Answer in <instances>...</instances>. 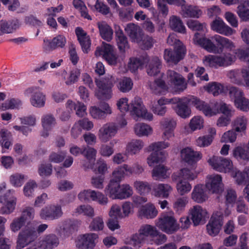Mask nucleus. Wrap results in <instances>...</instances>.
<instances>
[{
	"mask_svg": "<svg viewBox=\"0 0 249 249\" xmlns=\"http://www.w3.org/2000/svg\"><path fill=\"white\" fill-rule=\"evenodd\" d=\"M118 109L122 113L130 110L132 116L138 118L151 121L153 119V114L148 112L147 109L142 103V100L139 97H135L130 105L128 104V99L126 98L120 99L117 103Z\"/></svg>",
	"mask_w": 249,
	"mask_h": 249,
	"instance_id": "f257e3e1",
	"label": "nucleus"
},
{
	"mask_svg": "<svg viewBox=\"0 0 249 249\" xmlns=\"http://www.w3.org/2000/svg\"><path fill=\"white\" fill-rule=\"evenodd\" d=\"M48 228V225L42 224L39 225L37 228L34 226L28 224L25 228L19 233L17 241V249H22L30 243L33 242L37 237V232L38 233L43 232Z\"/></svg>",
	"mask_w": 249,
	"mask_h": 249,
	"instance_id": "f03ea898",
	"label": "nucleus"
},
{
	"mask_svg": "<svg viewBox=\"0 0 249 249\" xmlns=\"http://www.w3.org/2000/svg\"><path fill=\"white\" fill-rule=\"evenodd\" d=\"M106 193L112 199H123L129 197L133 194L131 187L128 184L121 185L117 182H109L106 188Z\"/></svg>",
	"mask_w": 249,
	"mask_h": 249,
	"instance_id": "7ed1b4c3",
	"label": "nucleus"
},
{
	"mask_svg": "<svg viewBox=\"0 0 249 249\" xmlns=\"http://www.w3.org/2000/svg\"><path fill=\"white\" fill-rule=\"evenodd\" d=\"M169 143L165 142H154L148 147V151H152L147 158V163L150 166L154 163L162 162L165 159V152L162 150L168 147Z\"/></svg>",
	"mask_w": 249,
	"mask_h": 249,
	"instance_id": "20e7f679",
	"label": "nucleus"
},
{
	"mask_svg": "<svg viewBox=\"0 0 249 249\" xmlns=\"http://www.w3.org/2000/svg\"><path fill=\"white\" fill-rule=\"evenodd\" d=\"M197 177L196 173L191 170L184 168L181 169L178 173L179 182L177 184V189L179 194L183 195L189 192L192 188L189 180H194Z\"/></svg>",
	"mask_w": 249,
	"mask_h": 249,
	"instance_id": "39448f33",
	"label": "nucleus"
},
{
	"mask_svg": "<svg viewBox=\"0 0 249 249\" xmlns=\"http://www.w3.org/2000/svg\"><path fill=\"white\" fill-rule=\"evenodd\" d=\"M95 83L98 88L96 94L100 99H109L111 97L113 87V79L110 75L106 76L100 80L96 79Z\"/></svg>",
	"mask_w": 249,
	"mask_h": 249,
	"instance_id": "423d86ee",
	"label": "nucleus"
},
{
	"mask_svg": "<svg viewBox=\"0 0 249 249\" xmlns=\"http://www.w3.org/2000/svg\"><path fill=\"white\" fill-rule=\"evenodd\" d=\"M156 225L162 231L167 234H172L178 231L179 228L175 217L167 213H162L159 218Z\"/></svg>",
	"mask_w": 249,
	"mask_h": 249,
	"instance_id": "0eeeda50",
	"label": "nucleus"
},
{
	"mask_svg": "<svg viewBox=\"0 0 249 249\" xmlns=\"http://www.w3.org/2000/svg\"><path fill=\"white\" fill-rule=\"evenodd\" d=\"M193 96L171 98L172 104H177L175 109L177 114L182 118L185 119L190 116L191 110L188 105L193 106Z\"/></svg>",
	"mask_w": 249,
	"mask_h": 249,
	"instance_id": "6e6552de",
	"label": "nucleus"
},
{
	"mask_svg": "<svg viewBox=\"0 0 249 249\" xmlns=\"http://www.w3.org/2000/svg\"><path fill=\"white\" fill-rule=\"evenodd\" d=\"M233 61V56L230 53H224L221 55H209L206 56L204 63L212 68H217L219 67L228 66Z\"/></svg>",
	"mask_w": 249,
	"mask_h": 249,
	"instance_id": "1a4fd4ad",
	"label": "nucleus"
},
{
	"mask_svg": "<svg viewBox=\"0 0 249 249\" xmlns=\"http://www.w3.org/2000/svg\"><path fill=\"white\" fill-rule=\"evenodd\" d=\"M208 162L214 170L220 172L229 173L233 168L232 161L222 157L213 156L208 160Z\"/></svg>",
	"mask_w": 249,
	"mask_h": 249,
	"instance_id": "9d476101",
	"label": "nucleus"
},
{
	"mask_svg": "<svg viewBox=\"0 0 249 249\" xmlns=\"http://www.w3.org/2000/svg\"><path fill=\"white\" fill-rule=\"evenodd\" d=\"M14 193L13 190H9L4 195L0 196V203L4 204L0 209V214H9L14 211L16 204Z\"/></svg>",
	"mask_w": 249,
	"mask_h": 249,
	"instance_id": "9b49d317",
	"label": "nucleus"
},
{
	"mask_svg": "<svg viewBox=\"0 0 249 249\" xmlns=\"http://www.w3.org/2000/svg\"><path fill=\"white\" fill-rule=\"evenodd\" d=\"M67 43V40L64 36L58 35L52 39L44 38L42 48L43 51L50 53L56 49L63 48Z\"/></svg>",
	"mask_w": 249,
	"mask_h": 249,
	"instance_id": "f8f14e48",
	"label": "nucleus"
},
{
	"mask_svg": "<svg viewBox=\"0 0 249 249\" xmlns=\"http://www.w3.org/2000/svg\"><path fill=\"white\" fill-rule=\"evenodd\" d=\"M223 215L220 212L213 213L206 226L208 233L212 236L217 235L221 229L223 222Z\"/></svg>",
	"mask_w": 249,
	"mask_h": 249,
	"instance_id": "ddd939ff",
	"label": "nucleus"
},
{
	"mask_svg": "<svg viewBox=\"0 0 249 249\" xmlns=\"http://www.w3.org/2000/svg\"><path fill=\"white\" fill-rule=\"evenodd\" d=\"M185 53L186 51L183 45H178L175 47L174 50L165 49L164 59L168 63L177 64L184 58Z\"/></svg>",
	"mask_w": 249,
	"mask_h": 249,
	"instance_id": "4468645a",
	"label": "nucleus"
},
{
	"mask_svg": "<svg viewBox=\"0 0 249 249\" xmlns=\"http://www.w3.org/2000/svg\"><path fill=\"white\" fill-rule=\"evenodd\" d=\"M35 210L32 207H27L22 213L21 215L13 220L10 224V229L13 232L18 231L25 224L28 220L34 217Z\"/></svg>",
	"mask_w": 249,
	"mask_h": 249,
	"instance_id": "2eb2a0df",
	"label": "nucleus"
},
{
	"mask_svg": "<svg viewBox=\"0 0 249 249\" xmlns=\"http://www.w3.org/2000/svg\"><path fill=\"white\" fill-rule=\"evenodd\" d=\"M95 54L103 55V58L110 65H115L117 63L118 56L115 53L112 45L104 43L102 49L97 48Z\"/></svg>",
	"mask_w": 249,
	"mask_h": 249,
	"instance_id": "dca6fc26",
	"label": "nucleus"
},
{
	"mask_svg": "<svg viewBox=\"0 0 249 249\" xmlns=\"http://www.w3.org/2000/svg\"><path fill=\"white\" fill-rule=\"evenodd\" d=\"M78 198L81 201H85L91 199L96 201L100 204L105 205L107 203V198L102 193L91 190H85L81 192L78 196Z\"/></svg>",
	"mask_w": 249,
	"mask_h": 249,
	"instance_id": "f3484780",
	"label": "nucleus"
},
{
	"mask_svg": "<svg viewBox=\"0 0 249 249\" xmlns=\"http://www.w3.org/2000/svg\"><path fill=\"white\" fill-rule=\"evenodd\" d=\"M158 234V231L155 227L146 224L142 226L139 230V233H136L132 237V240L135 244L142 243L146 237H153Z\"/></svg>",
	"mask_w": 249,
	"mask_h": 249,
	"instance_id": "a211bd4d",
	"label": "nucleus"
},
{
	"mask_svg": "<svg viewBox=\"0 0 249 249\" xmlns=\"http://www.w3.org/2000/svg\"><path fill=\"white\" fill-rule=\"evenodd\" d=\"M63 212L60 205H51L43 208L40 213L41 219L53 220L62 216Z\"/></svg>",
	"mask_w": 249,
	"mask_h": 249,
	"instance_id": "6ab92c4d",
	"label": "nucleus"
},
{
	"mask_svg": "<svg viewBox=\"0 0 249 249\" xmlns=\"http://www.w3.org/2000/svg\"><path fill=\"white\" fill-rule=\"evenodd\" d=\"M98 235L89 233L81 235L76 241V247L80 249H92L96 245Z\"/></svg>",
	"mask_w": 249,
	"mask_h": 249,
	"instance_id": "aec40b11",
	"label": "nucleus"
},
{
	"mask_svg": "<svg viewBox=\"0 0 249 249\" xmlns=\"http://www.w3.org/2000/svg\"><path fill=\"white\" fill-rule=\"evenodd\" d=\"M167 77L169 84L182 92L186 88V84L182 76L174 71L169 70L167 71Z\"/></svg>",
	"mask_w": 249,
	"mask_h": 249,
	"instance_id": "412c9836",
	"label": "nucleus"
},
{
	"mask_svg": "<svg viewBox=\"0 0 249 249\" xmlns=\"http://www.w3.org/2000/svg\"><path fill=\"white\" fill-rule=\"evenodd\" d=\"M40 89L39 87H33L27 89L25 92L27 95L34 93L31 98V103L33 106L37 107H43L45 102V96Z\"/></svg>",
	"mask_w": 249,
	"mask_h": 249,
	"instance_id": "4be33fe9",
	"label": "nucleus"
},
{
	"mask_svg": "<svg viewBox=\"0 0 249 249\" xmlns=\"http://www.w3.org/2000/svg\"><path fill=\"white\" fill-rule=\"evenodd\" d=\"M195 44L198 45L210 53H216L218 52L217 47L212 41L203 36V35L199 33H195L194 38Z\"/></svg>",
	"mask_w": 249,
	"mask_h": 249,
	"instance_id": "5701e85b",
	"label": "nucleus"
},
{
	"mask_svg": "<svg viewBox=\"0 0 249 249\" xmlns=\"http://www.w3.org/2000/svg\"><path fill=\"white\" fill-rule=\"evenodd\" d=\"M195 44L198 45L210 53H216L218 52L217 47L212 41L203 36V35L199 33H195L194 38Z\"/></svg>",
	"mask_w": 249,
	"mask_h": 249,
	"instance_id": "b1692460",
	"label": "nucleus"
},
{
	"mask_svg": "<svg viewBox=\"0 0 249 249\" xmlns=\"http://www.w3.org/2000/svg\"><path fill=\"white\" fill-rule=\"evenodd\" d=\"M180 154L182 160L190 165L196 163L202 158L200 152L195 151L188 147L182 149L181 150Z\"/></svg>",
	"mask_w": 249,
	"mask_h": 249,
	"instance_id": "393cba45",
	"label": "nucleus"
},
{
	"mask_svg": "<svg viewBox=\"0 0 249 249\" xmlns=\"http://www.w3.org/2000/svg\"><path fill=\"white\" fill-rule=\"evenodd\" d=\"M211 29L222 35L229 36L232 34L233 30L227 25L220 18L214 20L211 25Z\"/></svg>",
	"mask_w": 249,
	"mask_h": 249,
	"instance_id": "a878e982",
	"label": "nucleus"
},
{
	"mask_svg": "<svg viewBox=\"0 0 249 249\" xmlns=\"http://www.w3.org/2000/svg\"><path fill=\"white\" fill-rule=\"evenodd\" d=\"M115 38L118 48L121 53H124L129 48L127 37L118 25L115 26Z\"/></svg>",
	"mask_w": 249,
	"mask_h": 249,
	"instance_id": "bb28decb",
	"label": "nucleus"
},
{
	"mask_svg": "<svg viewBox=\"0 0 249 249\" xmlns=\"http://www.w3.org/2000/svg\"><path fill=\"white\" fill-rule=\"evenodd\" d=\"M193 99V106L201 111L205 116L211 117L216 114V111L213 110L209 104L194 96Z\"/></svg>",
	"mask_w": 249,
	"mask_h": 249,
	"instance_id": "cd10ccee",
	"label": "nucleus"
},
{
	"mask_svg": "<svg viewBox=\"0 0 249 249\" xmlns=\"http://www.w3.org/2000/svg\"><path fill=\"white\" fill-rule=\"evenodd\" d=\"M222 177L216 175L211 176L206 183V187L213 193L218 194L222 192Z\"/></svg>",
	"mask_w": 249,
	"mask_h": 249,
	"instance_id": "c85d7f7f",
	"label": "nucleus"
},
{
	"mask_svg": "<svg viewBox=\"0 0 249 249\" xmlns=\"http://www.w3.org/2000/svg\"><path fill=\"white\" fill-rule=\"evenodd\" d=\"M19 27V21L17 19L7 21L6 20H0V34L2 36L5 34H10L18 28Z\"/></svg>",
	"mask_w": 249,
	"mask_h": 249,
	"instance_id": "c756f323",
	"label": "nucleus"
},
{
	"mask_svg": "<svg viewBox=\"0 0 249 249\" xmlns=\"http://www.w3.org/2000/svg\"><path fill=\"white\" fill-rule=\"evenodd\" d=\"M134 172V169L131 167H129L126 164H124L123 166H120L113 171L112 173L113 178L110 180L109 182H117L120 184V182L122 178L127 173L132 174Z\"/></svg>",
	"mask_w": 249,
	"mask_h": 249,
	"instance_id": "7c9ffc66",
	"label": "nucleus"
},
{
	"mask_svg": "<svg viewBox=\"0 0 249 249\" xmlns=\"http://www.w3.org/2000/svg\"><path fill=\"white\" fill-rule=\"evenodd\" d=\"M149 61L148 56L145 53L139 57L130 58L128 66L130 71L135 72L139 68H142L143 65Z\"/></svg>",
	"mask_w": 249,
	"mask_h": 249,
	"instance_id": "2f4dec72",
	"label": "nucleus"
},
{
	"mask_svg": "<svg viewBox=\"0 0 249 249\" xmlns=\"http://www.w3.org/2000/svg\"><path fill=\"white\" fill-rule=\"evenodd\" d=\"M101 107L104 110L95 106L90 108V113L93 118L103 119L106 117L107 114H111V110L108 104L104 103L101 105Z\"/></svg>",
	"mask_w": 249,
	"mask_h": 249,
	"instance_id": "473e14b6",
	"label": "nucleus"
},
{
	"mask_svg": "<svg viewBox=\"0 0 249 249\" xmlns=\"http://www.w3.org/2000/svg\"><path fill=\"white\" fill-rule=\"evenodd\" d=\"M191 213V219L195 226L198 225L200 221L207 215L206 210L199 205L194 206Z\"/></svg>",
	"mask_w": 249,
	"mask_h": 249,
	"instance_id": "72a5a7b5",
	"label": "nucleus"
},
{
	"mask_svg": "<svg viewBox=\"0 0 249 249\" xmlns=\"http://www.w3.org/2000/svg\"><path fill=\"white\" fill-rule=\"evenodd\" d=\"M150 88L154 94L159 95L165 94L168 90V86L161 78L156 79L150 85Z\"/></svg>",
	"mask_w": 249,
	"mask_h": 249,
	"instance_id": "f704fd0d",
	"label": "nucleus"
},
{
	"mask_svg": "<svg viewBox=\"0 0 249 249\" xmlns=\"http://www.w3.org/2000/svg\"><path fill=\"white\" fill-rule=\"evenodd\" d=\"M216 43L218 52L216 53H220L223 51L224 48L231 50L234 47L233 43L229 39L219 35H216L214 37Z\"/></svg>",
	"mask_w": 249,
	"mask_h": 249,
	"instance_id": "c9c22d12",
	"label": "nucleus"
},
{
	"mask_svg": "<svg viewBox=\"0 0 249 249\" xmlns=\"http://www.w3.org/2000/svg\"><path fill=\"white\" fill-rule=\"evenodd\" d=\"M154 195L156 197L167 198L172 188L167 184L160 183L152 186Z\"/></svg>",
	"mask_w": 249,
	"mask_h": 249,
	"instance_id": "e433bc0d",
	"label": "nucleus"
},
{
	"mask_svg": "<svg viewBox=\"0 0 249 249\" xmlns=\"http://www.w3.org/2000/svg\"><path fill=\"white\" fill-rule=\"evenodd\" d=\"M124 30L132 42H134L138 41L139 37L143 32L139 26L134 23H128L125 27Z\"/></svg>",
	"mask_w": 249,
	"mask_h": 249,
	"instance_id": "4c0bfd02",
	"label": "nucleus"
},
{
	"mask_svg": "<svg viewBox=\"0 0 249 249\" xmlns=\"http://www.w3.org/2000/svg\"><path fill=\"white\" fill-rule=\"evenodd\" d=\"M161 68V60L157 56L153 57L147 68V73L150 76H155L160 72Z\"/></svg>",
	"mask_w": 249,
	"mask_h": 249,
	"instance_id": "58836bf2",
	"label": "nucleus"
},
{
	"mask_svg": "<svg viewBox=\"0 0 249 249\" xmlns=\"http://www.w3.org/2000/svg\"><path fill=\"white\" fill-rule=\"evenodd\" d=\"M158 213L155 206L150 203L142 206L139 210L140 214L147 219L155 218L157 215Z\"/></svg>",
	"mask_w": 249,
	"mask_h": 249,
	"instance_id": "ea45409f",
	"label": "nucleus"
},
{
	"mask_svg": "<svg viewBox=\"0 0 249 249\" xmlns=\"http://www.w3.org/2000/svg\"><path fill=\"white\" fill-rule=\"evenodd\" d=\"M97 25L102 38L110 41L112 38L113 33L112 28L105 22H98Z\"/></svg>",
	"mask_w": 249,
	"mask_h": 249,
	"instance_id": "a19ab883",
	"label": "nucleus"
},
{
	"mask_svg": "<svg viewBox=\"0 0 249 249\" xmlns=\"http://www.w3.org/2000/svg\"><path fill=\"white\" fill-rule=\"evenodd\" d=\"M192 198L197 203H202L208 198L202 185L196 186L192 193Z\"/></svg>",
	"mask_w": 249,
	"mask_h": 249,
	"instance_id": "79ce46f5",
	"label": "nucleus"
},
{
	"mask_svg": "<svg viewBox=\"0 0 249 249\" xmlns=\"http://www.w3.org/2000/svg\"><path fill=\"white\" fill-rule=\"evenodd\" d=\"M77 230L78 225L76 222L71 220H66L63 224L61 233L64 236H69Z\"/></svg>",
	"mask_w": 249,
	"mask_h": 249,
	"instance_id": "37998d69",
	"label": "nucleus"
},
{
	"mask_svg": "<svg viewBox=\"0 0 249 249\" xmlns=\"http://www.w3.org/2000/svg\"><path fill=\"white\" fill-rule=\"evenodd\" d=\"M170 103L172 104L171 98L161 97L158 101V105L153 107L152 111L156 114L163 116L166 112V107L164 105Z\"/></svg>",
	"mask_w": 249,
	"mask_h": 249,
	"instance_id": "c03bdc74",
	"label": "nucleus"
},
{
	"mask_svg": "<svg viewBox=\"0 0 249 249\" xmlns=\"http://www.w3.org/2000/svg\"><path fill=\"white\" fill-rule=\"evenodd\" d=\"M239 1V0H238ZM237 7L239 17L244 21H249V0H240L241 2Z\"/></svg>",
	"mask_w": 249,
	"mask_h": 249,
	"instance_id": "a18cd8bd",
	"label": "nucleus"
},
{
	"mask_svg": "<svg viewBox=\"0 0 249 249\" xmlns=\"http://www.w3.org/2000/svg\"><path fill=\"white\" fill-rule=\"evenodd\" d=\"M139 44L142 49L144 50H147L151 48L154 44V39L152 36L145 35L142 33L139 37L138 41H136Z\"/></svg>",
	"mask_w": 249,
	"mask_h": 249,
	"instance_id": "49530a36",
	"label": "nucleus"
},
{
	"mask_svg": "<svg viewBox=\"0 0 249 249\" xmlns=\"http://www.w3.org/2000/svg\"><path fill=\"white\" fill-rule=\"evenodd\" d=\"M209 132L210 134V135L200 137L196 140L197 145L200 147H205L211 144L213 136L216 134V130L214 128H210L209 129Z\"/></svg>",
	"mask_w": 249,
	"mask_h": 249,
	"instance_id": "de8ad7c7",
	"label": "nucleus"
},
{
	"mask_svg": "<svg viewBox=\"0 0 249 249\" xmlns=\"http://www.w3.org/2000/svg\"><path fill=\"white\" fill-rule=\"evenodd\" d=\"M182 15L185 18H198L202 14V11L196 6L188 5L182 7Z\"/></svg>",
	"mask_w": 249,
	"mask_h": 249,
	"instance_id": "09e8293b",
	"label": "nucleus"
},
{
	"mask_svg": "<svg viewBox=\"0 0 249 249\" xmlns=\"http://www.w3.org/2000/svg\"><path fill=\"white\" fill-rule=\"evenodd\" d=\"M232 156L238 161H248L249 151L240 146L235 147L232 151Z\"/></svg>",
	"mask_w": 249,
	"mask_h": 249,
	"instance_id": "8fccbe9b",
	"label": "nucleus"
},
{
	"mask_svg": "<svg viewBox=\"0 0 249 249\" xmlns=\"http://www.w3.org/2000/svg\"><path fill=\"white\" fill-rule=\"evenodd\" d=\"M170 26L175 32L184 33L185 27L180 18L176 16H173L170 19Z\"/></svg>",
	"mask_w": 249,
	"mask_h": 249,
	"instance_id": "3c124183",
	"label": "nucleus"
},
{
	"mask_svg": "<svg viewBox=\"0 0 249 249\" xmlns=\"http://www.w3.org/2000/svg\"><path fill=\"white\" fill-rule=\"evenodd\" d=\"M133 85V83L130 78L124 77L118 82L117 87L121 92L126 93L131 90Z\"/></svg>",
	"mask_w": 249,
	"mask_h": 249,
	"instance_id": "603ef678",
	"label": "nucleus"
},
{
	"mask_svg": "<svg viewBox=\"0 0 249 249\" xmlns=\"http://www.w3.org/2000/svg\"><path fill=\"white\" fill-rule=\"evenodd\" d=\"M67 105V107L70 108L71 110L73 107L76 111V115L80 117H83L86 114L87 107L83 103L78 102L75 104L72 101L68 100Z\"/></svg>",
	"mask_w": 249,
	"mask_h": 249,
	"instance_id": "864d4df0",
	"label": "nucleus"
},
{
	"mask_svg": "<svg viewBox=\"0 0 249 249\" xmlns=\"http://www.w3.org/2000/svg\"><path fill=\"white\" fill-rule=\"evenodd\" d=\"M247 120L244 116L237 117L233 122L232 129L236 132H241L246 129Z\"/></svg>",
	"mask_w": 249,
	"mask_h": 249,
	"instance_id": "5fc2aeb1",
	"label": "nucleus"
},
{
	"mask_svg": "<svg viewBox=\"0 0 249 249\" xmlns=\"http://www.w3.org/2000/svg\"><path fill=\"white\" fill-rule=\"evenodd\" d=\"M167 169L164 165L156 166L152 170V177L156 180H161L167 177Z\"/></svg>",
	"mask_w": 249,
	"mask_h": 249,
	"instance_id": "6e6d98bb",
	"label": "nucleus"
},
{
	"mask_svg": "<svg viewBox=\"0 0 249 249\" xmlns=\"http://www.w3.org/2000/svg\"><path fill=\"white\" fill-rule=\"evenodd\" d=\"M134 131L137 135L147 136L152 131L151 127L145 124L138 123L134 127Z\"/></svg>",
	"mask_w": 249,
	"mask_h": 249,
	"instance_id": "4d7b16f0",
	"label": "nucleus"
},
{
	"mask_svg": "<svg viewBox=\"0 0 249 249\" xmlns=\"http://www.w3.org/2000/svg\"><path fill=\"white\" fill-rule=\"evenodd\" d=\"M58 244V239L54 234L47 235L43 241V245L45 246V249H53L57 247Z\"/></svg>",
	"mask_w": 249,
	"mask_h": 249,
	"instance_id": "13d9d810",
	"label": "nucleus"
},
{
	"mask_svg": "<svg viewBox=\"0 0 249 249\" xmlns=\"http://www.w3.org/2000/svg\"><path fill=\"white\" fill-rule=\"evenodd\" d=\"M143 146V142L140 140H133L127 145V150L131 154H135Z\"/></svg>",
	"mask_w": 249,
	"mask_h": 249,
	"instance_id": "bf43d9fd",
	"label": "nucleus"
},
{
	"mask_svg": "<svg viewBox=\"0 0 249 249\" xmlns=\"http://www.w3.org/2000/svg\"><path fill=\"white\" fill-rule=\"evenodd\" d=\"M134 187L141 194H145L151 191L152 186L146 182L136 181L134 182Z\"/></svg>",
	"mask_w": 249,
	"mask_h": 249,
	"instance_id": "052dcab7",
	"label": "nucleus"
},
{
	"mask_svg": "<svg viewBox=\"0 0 249 249\" xmlns=\"http://www.w3.org/2000/svg\"><path fill=\"white\" fill-rule=\"evenodd\" d=\"M208 92L212 93L214 96H217L223 92V86L219 83L213 82L209 83L206 88Z\"/></svg>",
	"mask_w": 249,
	"mask_h": 249,
	"instance_id": "680f3d73",
	"label": "nucleus"
},
{
	"mask_svg": "<svg viewBox=\"0 0 249 249\" xmlns=\"http://www.w3.org/2000/svg\"><path fill=\"white\" fill-rule=\"evenodd\" d=\"M89 227L90 230L93 231L103 230L104 227L103 218L99 216L95 217L90 223Z\"/></svg>",
	"mask_w": 249,
	"mask_h": 249,
	"instance_id": "e2e57ef3",
	"label": "nucleus"
},
{
	"mask_svg": "<svg viewBox=\"0 0 249 249\" xmlns=\"http://www.w3.org/2000/svg\"><path fill=\"white\" fill-rule=\"evenodd\" d=\"M229 96L231 100L234 101V103L236 102V100L240 99L243 96H244V92L243 91L235 87H231L229 89Z\"/></svg>",
	"mask_w": 249,
	"mask_h": 249,
	"instance_id": "0e129e2a",
	"label": "nucleus"
},
{
	"mask_svg": "<svg viewBox=\"0 0 249 249\" xmlns=\"http://www.w3.org/2000/svg\"><path fill=\"white\" fill-rule=\"evenodd\" d=\"M235 106L242 111H248L249 110V100L243 96L240 99L236 100Z\"/></svg>",
	"mask_w": 249,
	"mask_h": 249,
	"instance_id": "69168bd1",
	"label": "nucleus"
},
{
	"mask_svg": "<svg viewBox=\"0 0 249 249\" xmlns=\"http://www.w3.org/2000/svg\"><path fill=\"white\" fill-rule=\"evenodd\" d=\"M76 213L79 214H83L89 217L94 215V210L89 205H81L76 209Z\"/></svg>",
	"mask_w": 249,
	"mask_h": 249,
	"instance_id": "338daca9",
	"label": "nucleus"
},
{
	"mask_svg": "<svg viewBox=\"0 0 249 249\" xmlns=\"http://www.w3.org/2000/svg\"><path fill=\"white\" fill-rule=\"evenodd\" d=\"M68 53L70 60H71V63L73 65H76L79 60V57L78 56L74 45L71 44L69 47Z\"/></svg>",
	"mask_w": 249,
	"mask_h": 249,
	"instance_id": "774afa93",
	"label": "nucleus"
}]
</instances>
